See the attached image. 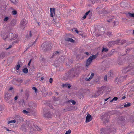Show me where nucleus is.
I'll return each instance as SVG.
<instances>
[{"instance_id":"obj_31","label":"nucleus","mask_w":134,"mask_h":134,"mask_svg":"<svg viewBox=\"0 0 134 134\" xmlns=\"http://www.w3.org/2000/svg\"><path fill=\"white\" fill-rule=\"evenodd\" d=\"M127 16H129L132 17H134V13H128L127 14Z\"/></svg>"},{"instance_id":"obj_41","label":"nucleus","mask_w":134,"mask_h":134,"mask_svg":"<svg viewBox=\"0 0 134 134\" xmlns=\"http://www.w3.org/2000/svg\"><path fill=\"white\" fill-rule=\"evenodd\" d=\"M105 30L104 29L103 27H101L99 29V30L101 32H103Z\"/></svg>"},{"instance_id":"obj_29","label":"nucleus","mask_w":134,"mask_h":134,"mask_svg":"<svg viewBox=\"0 0 134 134\" xmlns=\"http://www.w3.org/2000/svg\"><path fill=\"white\" fill-rule=\"evenodd\" d=\"M114 50L112 49V50H111V51L109 53H108L107 54V55L109 57H110L112 56L113 55V53L114 52Z\"/></svg>"},{"instance_id":"obj_21","label":"nucleus","mask_w":134,"mask_h":134,"mask_svg":"<svg viewBox=\"0 0 134 134\" xmlns=\"http://www.w3.org/2000/svg\"><path fill=\"white\" fill-rule=\"evenodd\" d=\"M65 41L68 42H70L72 43H74L75 42V40L72 38L66 37L65 38Z\"/></svg>"},{"instance_id":"obj_48","label":"nucleus","mask_w":134,"mask_h":134,"mask_svg":"<svg viewBox=\"0 0 134 134\" xmlns=\"http://www.w3.org/2000/svg\"><path fill=\"white\" fill-rule=\"evenodd\" d=\"M32 89L35 90V92H36L37 91V89L36 88L34 87H33L32 88Z\"/></svg>"},{"instance_id":"obj_1","label":"nucleus","mask_w":134,"mask_h":134,"mask_svg":"<svg viewBox=\"0 0 134 134\" xmlns=\"http://www.w3.org/2000/svg\"><path fill=\"white\" fill-rule=\"evenodd\" d=\"M29 108H28V111L26 110H24L23 112L24 113L27 114L28 113H34V109L36 107L37 105L35 103H33L32 102H31L29 104Z\"/></svg>"},{"instance_id":"obj_61","label":"nucleus","mask_w":134,"mask_h":134,"mask_svg":"<svg viewBox=\"0 0 134 134\" xmlns=\"http://www.w3.org/2000/svg\"><path fill=\"white\" fill-rule=\"evenodd\" d=\"M131 120L132 121H134V117H132L131 118Z\"/></svg>"},{"instance_id":"obj_44","label":"nucleus","mask_w":134,"mask_h":134,"mask_svg":"<svg viewBox=\"0 0 134 134\" xmlns=\"http://www.w3.org/2000/svg\"><path fill=\"white\" fill-rule=\"evenodd\" d=\"M71 132V131L69 129L68 131L66 132L65 134H70Z\"/></svg>"},{"instance_id":"obj_63","label":"nucleus","mask_w":134,"mask_h":134,"mask_svg":"<svg viewBox=\"0 0 134 134\" xmlns=\"http://www.w3.org/2000/svg\"><path fill=\"white\" fill-rule=\"evenodd\" d=\"M18 96H16L14 98L15 100H16L18 98Z\"/></svg>"},{"instance_id":"obj_46","label":"nucleus","mask_w":134,"mask_h":134,"mask_svg":"<svg viewBox=\"0 0 134 134\" xmlns=\"http://www.w3.org/2000/svg\"><path fill=\"white\" fill-rule=\"evenodd\" d=\"M36 130L38 131H40L41 130V129L38 126L35 127Z\"/></svg>"},{"instance_id":"obj_33","label":"nucleus","mask_w":134,"mask_h":134,"mask_svg":"<svg viewBox=\"0 0 134 134\" xmlns=\"http://www.w3.org/2000/svg\"><path fill=\"white\" fill-rule=\"evenodd\" d=\"M23 71L24 73L26 74L28 72V69L27 68H25L23 70Z\"/></svg>"},{"instance_id":"obj_10","label":"nucleus","mask_w":134,"mask_h":134,"mask_svg":"<svg viewBox=\"0 0 134 134\" xmlns=\"http://www.w3.org/2000/svg\"><path fill=\"white\" fill-rule=\"evenodd\" d=\"M17 36V35L13 34L12 33H10L8 35H7V37L8 38V40H15Z\"/></svg>"},{"instance_id":"obj_62","label":"nucleus","mask_w":134,"mask_h":134,"mask_svg":"<svg viewBox=\"0 0 134 134\" xmlns=\"http://www.w3.org/2000/svg\"><path fill=\"white\" fill-rule=\"evenodd\" d=\"M31 60H32L31 59L29 61V63H28V66H30V63H31Z\"/></svg>"},{"instance_id":"obj_8","label":"nucleus","mask_w":134,"mask_h":134,"mask_svg":"<svg viewBox=\"0 0 134 134\" xmlns=\"http://www.w3.org/2000/svg\"><path fill=\"white\" fill-rule=\"evenodd\" d=\"M113 131L114 132L116 131V130L114 129V130H109V127H107L106 128H102L100 130L101 134H108L109 133L111 132V131Z\"/></svg>"},{"instance_id":"obj_27","label":"nucleus","mask_w":134,"mask_h":134,"mask_svg":"<svg viewBox=\"0 0 134 134\" xmlns=\"http://www.w3.org/2000/svg\"><path fill=\"white\" fill-rule=\"evenodd\" d=\"M124 60L121 59H119L118 61V63L119 65H122L124 63Z\"/></svg>"},{"instance_id":"obj_45","label":"nucleus","mask_w":134,"mask_h":134,"mask_svg":"<svg viewBox=\"0 0 134 134\" xmlns=\"http://www.w3.org/2000/svg\"><path fill=\"white\" fill-rule=\"evenodd\" d=\"M17 13V12L16 10H14L12 12V14L13 15H16Z\"/></svg>"},{"instance_id":"obj_26","label":"nucleus","mask_w":134,"mask_h":134,"mask_svg":"<svg viewBox=\"0 0 134 134\" xmlns=\"http://www.w3.org/2000/svg\"><path fill=\"white\" fill-rule=\"evenodd\" d=\"M105 87V86H102L98 89V91L101 92H102V93Z\"/></svg>"},{"instance_id":"obj_42","label":"nucleus","mask_w":134,"mask_h":134,"mask_svg":"<svg viewBox=\"0 0 134 134\" xmlns=\"http://www.w3.org/2000/svg\"><path fill=\"white\" fill-rule=\"evenodd\" d=\"M74 106H70V107H68L67 108L68 109V110H72L74 108Z\"/></svg>"},{"instance_id":"obj_6","label":"nucleus","mask_w":134,"mask_h":134,"mask_svg":"<svg viewBox=\"0 0 134 134\" xmlns=\"http://www.w3.org/2000/svg\"><path fill=\"white\" fill-rule=\"evenodd\" d=\"M63 78L64 80L66 81L68 80H71L73 79L70 70L65 74Z\"/></svg>"},{"instance_id":"obj_53","label":"nucleus","mask_w":134,"mask_h":134,"mask_svg":"<svg viewBox=\"0 0 134 134\" xmlns=\"http://www.w3.org/2000/svg\"><path fill=\"white\" fill-rule=\"evenodd\" d=\"M131 71H132L131 73V75H134V70H133V68L132 69V70Z\"/></svg>"},{"instance_id":"obj_22","label":"nucleus","mask_w":134,"mask_h":134,"mask_svg":"<svg viewBox=\"0 0 134 134\" xmlns=\"http://www.w3.org/2000/svg\"><path fill=\"white\" fill-rule=\"evenodd\" d=\"M51 14L50 15L51 16L53 17V14L55 13V9L54 8H50Z\"/></svg>"},{"instance_id":"obj_28","label":"nucleus","mask_w":134,"mask_h":134,"mask_svg":"<svg viewBox=\"0 0 134 134\" xmlns=\"http://www.w3.org/2000/svg\"><path fill=\"white\" fill-rule=\"evenodd\" d=\"M120 41V40L119 39H118L117 40L114 41H112L113 44V45H114L115 44H118Z\"/></svg>"},{"instance_id":"obj_38","label":"nucleus","mask_w":134,"mask_h":134,"mask_svg":"<svg viewBox=\"0 0 134 134\" xmlns=\"http://www.w3.org/2000/svg\"><path fill=\"white\" fill-rule=\"evenodd\" d=\"M108 46L109 47H111L112 45H113V44L112 41H110L108 43Z\"/></svg>"},{"instance_id":"obj_49","label":"nucleus","mask_w":134,"mask_h":134,"mask_svg":"<svg viewBox=\"0 0 134 134\" xmlns=\"http://www.w3.org/2000/svg\"><path fill=\"white\" fill-rule=\"evenodd\" d=\"M126 42V40H122L121 41V44H123L124 43H125Z\"/></svg>"},{"instance_id":"obj_64","label":"nucleus","mask_w":134,"mask_h":134,"mask_svg":"<svg viewBox=\"0 0 134 134\" xmlns=\"http://www.w3.org/2000/svg\"><path fill=\"white\" fill-rule=\"evenodd\" d=\"M67 87H68V88L69 89L70 88L71 86L70 84H68V85Z\"/></svg>"},{"instance_id":"obj_13","label":"nucleus","mask_w":134,"mask_h":134,"mask_svg":"<svg viewBox=\"0 0 134 134\" xmlns=\"http://www.w3.org/2000/svg\"><path fill=\"white\" fill-rule=\"evenodd\" d=\"M16 122L18 124H19L21 122L23 121V118L19 116H16L15 118Z\"/></svg>"},{"instance_id":"obj_12","label":"nucleus","mask_w":134,"mask_h":134,"mask_svg":"<svg viewBox=\"0 0 134 134\" xmlns=\"http://www.w3.org/2000/svg\"><path fill=\"white\" fill-rule=\"evenodd\" d=\"M26 24V20L25 19H23L21 20L20 25V27L21 29H24L25 26Z\"/></svg>"},{"instance_id":"obj_5","label":"nucleus","mask_w":134,"mask_h":134,"mask_svg":"<svg viewBox=\"0 0 134 134\" xmlns=\"http://www.w3.org/2000/svg\"><path fill=\"white\" fill-rule=\"evenodd\" d=\"M110 116L108 114H105L103 115L102 119L103 121L104 124H105L108 123L109 121V118Z\"/></svg>"},{"instance_id":"obj_36","label":"nucleus","mask_w":134,"mask_h":134,"mask_svg":"<svg viewBox=\"0 0 134 134\" xmlns=\"http://www.w3.org/2000/svg\"><path fill=\"white\" fill-rule=\"evenodd\" d=\"M108 48L103 47L102 50V52H103L104 51L107 52H108Z\"/></svg>"},{"instance_id":"obj_25","label":"nucleus","mask_w":134,"mask_h":134,"mask_svg":"<svg viewBox=\"0 0 134 134\" xmlns=\"http://www.w3.org/2000/svg\"><path fill=\"white\" fill-rule=\"evenodd\" d=\"M109 130H114V129H115L116 130V131L115 132L114 131H111V132H112L113 133H115L116 131V127H113V126H111L110 127L109 126Z\"/></svg>"},{"instance_id":"obj_55","label":"nucleus","mask_w":134,"mask_h":134,"mask_svg":"<svg viewBox=\"0 0 134 134\" xmlns=\"http://www.w3.org/2000/svg\"><path fill=\"white\" fill-rule=\"evenodd\" d=\"M117 36L118 37L121 36H122L121 33H119L117 35Z\"/></svg>"},{"instance_id":"obj_30","label":"nucleus","mask_w":134,"mask_h":134,"mask_svg":"<svg viewBox=\"0 0 134 134\" xmlns=\"http://www.w3.org/2000/svg\"><path fill=\"white\" fill-rule=\"evenodd\" d=\"M59 53L58 51H57L54 52L53 53V55L52 56V58L55 55H59Z\"/></svg>"},{"instance_id":"obj_3","label":"nucleus","mask_w":134,"mask_h":134,"mask_svg":"<svg viewBox=\"0 0 134 134\" xmlns=\"http://www.w3.org/2000/svg\"><path fill=\"white\" fill-rule=\"evenodd\" d=\"M28 123V125L27 127L28 126L27 125H26L24 124L21 126L20 128V129L23 131L26 132L29 129H30L31 131L32 132H33V131H34V129L30 123Z\"/></svg>"},{"instance_id":"obj_11","label":"nucleus","mask_w":134,"mask_h":134,"mask_svg":"<svg viewBox=\"0 0 134 134\" xmlns=\"http://www.w3.org/2000/svg\"><path fill=\"white\" fill-rule=\"evenodd\" d=\"M12 96L10 94L6 93L5 94L4 98L7 101L9 99H10L11 101H12L13 100V99H12Z\"/></svg>"},{"instance_id":"obj_40","label":"nucleus","mask_w":134,"mask_h":134,"mask_svg":"<svg viewBox=\"0 0 134 134\" xmlns=\"http://www.w3.org/2000/svg\"><path fill=\"white\" fill-rule=\"evenodd\" d=\"M9 18L8 16L5 17L4 19V21L6 22L8 21L9 19Z\"/></svg>"},{"instance_id":"obj_39","label":"nucleus","mask_w":134,"mask_h":134,"mask_svg":"<svg viewBox=\"0 0 134 134\" xmlns=\"http://www.w3.org/2000/svg\"><path fill=\"white\" fill-rule=\"evenodd\" d=\"M16 122V120H15V119H14L13 120L8 121V123L9 124H10L11 123H12V122L15 123Z\"/></svg>"},{"instance_id":"obj_2","label":"nucleus","mask_w":134,"mask_h":134,"mask_svg":"<svg viewBox=\"0 0 134 134\" xmlns=\"http://www.w3.org/2000/svg\"><path fill=\"white\" fill-rule=\"evenodd\" d=\"M51 45L50 43L45 42L42 44L41 46V49L44 52H46L51 49Z\"/></svg>"},{"instance_id":"obj_47","label":"nucleus","mask_w":134,"mask_h":134,"mask_svg":"<svg viewBox=\"0 0 134 134\" xmlns=\"http://www.w3.org/2000/svg\"><path fill=\"white\" fill-rule=\"evenodd\" d=\"M20 67V65L19 64H18L17 65H16V70H18L19 69Z\"/></svg>"},{"instance_id":"obj_16","label":"nucleus","mask_w":134,"mask_h":134,"mask_svg":"<svg viewBox=\"0 0 134 134\" xmlns=\"http://www.w3.org/2000/svg\"><path fill=\"white\" fill-rule=\"evenodd\" d=\"M44 116L45 118H51L52 117V114L49 112H48L47 113H44Z\"/></svg>"},{"instance_id":"obj_14","label":"nucleus","mask_w":134,"mask_h":134,"mask_svg":"<svg viewBox=\"0 0 134 134\" xmlns=\"http://www.w3.org/2000/svg\"><path fill=\"white\" fill-rule=\"evenodd\" d=\"M92 118L91 116V115L88 114L86 117V122L87 123L90 122L92 120Z\"/></svg>"},{"instance_id":"obj_17","label":"nucleus","mask_w":134,"mask_h":134,"mask_svg":"<svg viewBox=\"0 0 134 134\" xmlns=\"http://www.w3.org/2000/svg\"><path fill=\"white\" fill-rule=\"evenodd\" d=\"M102 94V92H100L98 91L96 92L95 94L92 95V97L96 98Z\"/></svg>"},{"instance_id":"obj_37","label":"nucleus","mask_w":134,"mask_h":134,"mask_svg":"<svg viewBox=\"0 0 134 134\" xmlns=\"http://www.w3.org/2000/svg\"><path fill=\"white\" fill-rule=\"evenodd\" d=\"M69 102H71L73 105L75 104L76 103V102L74 100L71 99L69 100Z\"/></svg>"},{"instance_id":"obj_59","label":"nucleus","mask_w":134,"mask_h":134,"mask_svg":"<svg viewBox=\"0 0 134 134\" xmlns=\"http://www.w3.org/2000/svg\"><path fill=\"white\" fill-rule=\"evenodd\" d=\"M41 75H42L40 73H38L37 75V76L38 77V78H39V77H40V76H41Z\"/></svg>"},{"instance_id":"obj_58","label":"nucleus","mask_w":134,"mask_h":134,"mask_svg":"<svg viewBox=\"0 0 134 134\" xmlns=\"http://www.w3.org/2000/svg\"><path fill=\"white\" fill-rule=\"evenodd\" d=\"M90 10H89L86 13H85V14L86 16H87V15H88L89 13H90Z\"/></svg>"},{"instance_id":"obj_24","label":"nucleus","mask_w":134,"mask_h":134,"mask_svg":"<svg viewBox=\"0 0 134 134\" xmlns=\"http://www.w3.org/2000/svg\"><path fill=\"white\" fill-rule=\"evenodd\" d=\"M99 14H107L108 13V12L106 10H105L104 9H102L101 11L99 12Z\"/></svg>"},{"instance_id":"obj_20","label":"nucleus","mask_w":134,"mask_h":134,"mask_svg":"<svg viewBox=\"0 0 134 134\" xmlns=\"http://www.w3.org/2000/svg\"><path fill=\"white\" fill-rule=\"evenodd\" d=\"M7 53L4 52H1L0 53V58L3 59L7 56Z\"/></svg>"},{"instance_id":"obj_60","label":"nucleus","mask_w":134,"mask_h":134,"mask_svg":"<svg viewBox=\"0 0 134 134\" xmlns=\"http://www.w3.org/2000/svg\"><path fill=\"white\" fill-rule=\"evenodd\" d=\"M38 37H37L36 38V40L34 42L32 43V45H34V44H35V43L36 42L37 40V39H38Z\"/></svg>"},{"instance_id":"obj_56","label":"nucleus","mask_w":134,"mask_h":134,"mask_svg":"<svg viewBox=\"0 0 134 134\" xmlns=\"http://www.w3.org/2000/svg\"><path fill=\"white\" fill-rule=\"evenodd\" d=\"M118 98L117 97H115L113 98V100H115V101L117 100H118Z\"/></svg>"},{"instance_id":"obj_9","label":"nucleus","mask_w":134,"mask_h":134,"mask_svg":"<svg viewBox=\"0 0 134 134\" xmlns=\"http://www.w3.org/2000/svg\"><path fill=\"white\" fill-rule=\"evenodd\" d=\"M70 70L73 79L75 77H77L78 76L79 73V70L77 69L74 70L72 69Z\"/></svg>"},{"instance_id":"obj_19","label":"nucleus","mask_w":134,"mask_h":134,"mask_svg":"<svg viewBox=\"0 0 134 134\" xmlns=\"http://www.w3.org/2000/svg\"><path fill=\"white\" fill-rule=\"evenodd\" d=\"M125 120V117L124 116H121L120 117L118 121L119 123L121 124V123Z\"/></svg>"},{"instance_id":"obj_15","label":"nucleus","mask_w":134,"mask_h":134,"mask_svg":"<svg viewBox=\"0 0 134 134\" xmlns=\"http://www.w3.org/2000/svg\"><path fill=\"white\" fill-rule=\"evenodd\" d=\"M115 81L117 83L119 84L123 81L122 77L121 76L118 77L115 79Z\"/></svg>"},{"instance_id":"obj_23","label":"nucleus","mask_w":134,"mask_h":134,"mask_svg":"<svg viewBox=\"0 0 134 134\" xmlns=\"http://www.w3.org/2000/svg\"><path fill=\"white\" fill-rule=\"evenodd\" d=\"M94 75V74L93 73H92L89 78L87 79V78H85V80L87 81H90L92 79Z\"/></svg>"},{"instance_id":"obj_35","label":"nucleus","mask_w":134,"mask_h":134,"mask_svg":"<svg viewBox=\"0 0 134 134\" xmlns=\"http://www.w3.org/2000/svg\"><path fill=\"white\" fill-rule=\"evenodd\" d=\"M119 24V22L118 21H115L113 23V26L114 27L117 26Z\"/></svg>"},{"instance_id":"obj_50","label":"nucleus","mask_w":134,"mask_h":134,"mask_svg":"<svg viewBox=\"0 0 134 134\" xmlns=\"http://www.w3.org/2000/svg\"><path fill=\"white\" fill-rule=\"evenodd\" d=\"M2 38L4 40H5L6 38H7V36H6L5 37L3 35L2 36Z\"/></svg>"},{"instance_id":"obj_57","label":"nucleus","mask_w":134,"mask_h":134,"mask_svg":"<svg viewBox=\"0 0 134 134\" xmlns=\"http://www.w3.org/2000/svg\"><path fill=\"white\" fill-rule=\"evenodd\" d=\"M68 85V84H66V83H65V84H63V87H67V86Z\"/></svg>"},{"instance_id":"obj_54","label":"nucleus","mask_w":134,"mask_h":134,"mask_svg":"<svg viewBox=\"0 0 134 134\" xmlns=\"http://www.w3.org/2000/svg\"><path fill=\"white\" fill-rule=\"evenodd\" d=\"M53 81V79L52 78H51L49 79V82L50 83H52Z\"/></svg>"},{"instance_id":"obj_7","label":"nucleus","mask_w":134,"mask_h":134,"mask_svg":"<svg viewBox=\"0 0 134 134\" xmlns=\"http://www.w3.org/2000/svg\"><path fill=\"white\" fill-rule=\"evenodd\" d=\"M132 64H130L128 66L123 68L122 70V73L123 74L127 73L129 71L132 70L133 67L131 66Z\"/></svg>"},{"instance_id":"obj_34","label":"nucleus","mask_w":134,"mask_h":134,"mask_svg":"<svg viewBox=\"0 0 134 134\" xmlns=\"http://www.w3.org/2000/svg\"><path fill=\"white\" fill-rule=\"evenodd\" d=\"M64 58L63 56H61L59 59V61L62 62L64 61Z\"/></svg>"},{"instance_id":"obj_4","label":"nucleus","mask_w":134,"mask_h":134,"mask_svg":"<svg viewBox=\"0 0 134 134\" xmlns=\"http://www.w3.org/2000/svg\"><path fill=\"white\" fill-rule=\"evenodd\" d=\"M97 55L95 54V55H93L90 56L87 60L86 66L88 67L91 63L92 60L95 59L97 57Z\"/></svg>"},{"instance_id":"obj_51","label":"nucleus","mask_w":134,"mask_h":134,"mask_svg":"<svg viewBox=\"0 0 134 134\" xmlns=\"http://www.w3.org/2000/svg\"><path fill=\"white\" fill-rule=\"evenodd\" d=\"M107 80V75H105L104 77V80L105 81H106Z\"/></svg>"},{"instance_id":"obj_43","label":"nucleus","mask_w":134,"mask_h":134,"mask_svg":"<svg viewBox=\"0 0 134 134\" xmlns=\"http://www.w3.org/2000/svg\"><path fill=\"white\" fill-rule=\"evenodd\" d=\"M106 34L109 37H110L111 36V32H107L106 33Z\"/></svg>"},{"instance_id":"obj_18","label":"nucleus","mask_w":134,"mask_h":134,"mask_svg":"<svg viewBox=\"0 0 134 134\" xmlns=\"http://www.w3.org/2000/svg\"><path fill=\"white\" fill-rule=\"evenodd\" d=\"M16 21V20L14 19L12 20L10 23V25L12 27H14L15 25Z\"/></svg>"},{"instance_id":"obj_32","label":"nucleus","mask_w":134,"mask_h":134,"mask_svg":"<svg viewBox=\"0 0 134 134\" xmlns=\"http://www.w3.org/2000/svg\"><path fill=\"white\" fill-rule=\"evenodd\" d=\"M131 104L130 103H128L126 104L125 103V104L124 105V107H130L131 106Z\"/></svg>"},{"instance_id":"obj_52","label":"nucleus","mask_w":134,"mask_h":134,"mask_svg":"<svg viewBox=\"0 0 134 134\" xmlns=\"http://www.w3.org/2000/svg\"><path fill=\"white\" fill-rule=\"evenodd\" d=\"M131 50V49L130 48H128L126 49V52L127 53H128V52Z\"/></svg>"}]
</instances>
